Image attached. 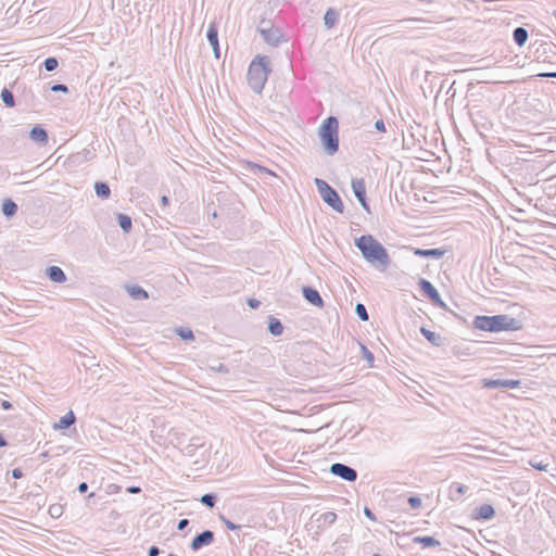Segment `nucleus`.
I'll list each match as a JSON object with an SVG mask.
<instances>
[{
    "mask_svg": "<svg viewBox=\"0 0 556 556\" xmlns=\"http://www.w3.org/2000/svg\"><path fill=\"white\" fill-rule=\"evenodd\" d=\"M76 421V416L73 410H70L67 414L62 416L58 424L54 425L55 429H67Z\"/></svg>",
    "mask_w": 556,
    "mask_h": 556,
    "instance_id": "nucleus-24",
    "label": "nucleus"
},
{
    "mask_svg": "<svg viewBox=\"0 0 556 556\" xmlns=\"http://www.w3.org/2000/svg\"><path fill=\"white\" fill-rule=\"evenodd\" d=\"M495 516V509L490 504H482L475 509V518L480 520H491Z\"/></svg>",
    "mask_w": 556,
    "mask_h": 556,
    "instance_id": "nucleus-15",
    "label": "nucleus"
},
{
    "mask_svg": "<svg viewBox=\"0 0 556 556\" xmlns=\"http://www.w3.org/2000/svg\"><path fill=\"white\" fill-rule=\"evenodd\" d=\"M167 556H176V555H175V554H169V555H167Z\"/></svg>",
    "mask_w": 556,
    "mask_h": 556,
    "instance_id": "nucleus-59",
    "label": "nucleus"
},
{
    "mask_svg": "<svg viewBox=\"0 0 556 556\" xmlns=\"http://www.w3.org/2000/svg\"><path fill=\"white\" fill-rule=\"evenodd\" d=\"M46 275L51 281L56 282V283H63L67 279L64 270L61 267L55 266V265L49 266L46 269Z\"/></svg>",
    "mask_w": 556,
    "mask_h": 556,
    "instance_id": "nucleus-14",
    "label": "nucleus"
},
{
    "mask_svg": "<svg viewBox=\"0 0 556 556\" xmlns=\"http://www.w3.org/2000/svg\"><path fill=\"white\" fill-rule=\"evenodd\" d=\"M413 253L415 256H419V257L440 260L445 255L446 250L440 249V248H434V249L414 248Z\"/></svg>",
    "mask_w": 556,
    "mask_h": 556,
    "instance_id": "nucleus-13",
    "label": "nucleus"
},
{
    "mask_svg": "<svg viewBox=\"0 0 556 556\" xmlns=\"http://www.w3.org/2000/svg\"><path fill=\"white\" fill-rule=\"evenodd\" d=\"M302 294H303V298L312 305L316 306V307H324V300L320 295V293L318 292V290H316L315 288L313 287H308V286H305L302 288Z\"/></svg>",
    "mask_w": 556,
    "mask_h": 556,
    "instance_id": "nucleus-12",
    "label": "nucleus"
},
{
    "mask_svg": "<svg viewBox=\"0 0 556 556\" xmlns=\"http://www.w3.org/2000/svg\"><path fill=\"white\" fill-rule=\"evenodd\" d=\"M362 352L364 358L371 364L375 359L374 354L365 345H362Z\"/></svg>",
    "mask_w": 556,
    "mask_h": 556,
    "instance_id": "nucleus-40",
    "label": "nucleus"
},
{
    "mask_svg": "<svg viewBox=\"0 0 556 556\" xmlns=\"http://www.w3.org/2000/svg\"><path fill=\"white\" fill-rule=\"evenodd\" d=\"M93 496H94V493L92 492V493H90V494L88 495V498H91V497H93Z\"/></svg>",
    "mask_w": 556,
    "mask_h": 556,
    "instance_id": "nucleus-57",
    "label": "nucleus"
},
{
    "mask_svg": "<svg viewBox=\"0 0 556 556\" xmlns=\"http://www.w3.org/2000/svg\"><path fill=\"white\" fill-rule=\"evenodd\" d=\"M188 525H189V520L188 519H180L178 521V523H177V529L179 531H182V530H185L188 527Z\"/></svg>",
    "mask_w": 556,
    "mask_h": 556,
    "instance_id": "nucleus-45",
    "label": "nucleus"
},
{
    "mask_svg": "<svg viewBox=\"0 0 556 556\" xmlns=\"http://www.w3.org/2000/svg\"><path fill=\"white\" fill-rule=\"evenodd\" d=\"M329 472L342 480L354 482L357 479V471L342 463H334L330 466Z\"/></svg>",
    "mask_w": 556,
    "mask_h": 556,
    "instance_id": "nucleus-7",
    "label": "nucleus"
},
{
    "mask_svg": "<svg viewBox=\"0 0 556 556\" xmlns=\"http://www.w3.org/2000/svg\"><path fill=\"white\" fill-rule=\"evenodd\" d=\"M12 478L21 479L23 477V471L20 468H14L11 471Z\"/></svg>",
    "mask_w": 556,
    "mask_h": 556,
    "instance_id": "nucleus-48",
    "label": "nucleus"
},
{
    "mask_svg": "<svg viewBox=\"0 0 556 556\" xmlns=\"http://www.w3.org/2000/svg\"><path fill=\"white\" fill-rule=\"evenodd\" d=\"M198 441H199L198 438H193L191 440V443L188 446H186V448H185L186 455H189V456L193 455V452H194L195 447L201 445Z\"/></svg>",
    "mask_w": 556,
    "mask_h": 556,
    "instance_id": "nucleus-36",
    "label": "nucleus"
},
{
    "mask_svg": "<svg viewBox=\"0 0 556 556\" xmlns=\"http://www.w3.org/2000/svg\"><path fill=\"white\" fill-rule=\"evenodd\" d=\"M358 202L359 204L362 205V207L367 211L368 213H370V208H369V204L367 202V197L365 195L363 199H358Z\"/></svg>",
    "mask_w": 556,
    "mask_h": 556,
    "instance_id": "nucleus-47",
    "label": "nucleus"
},
{
    "mask_svg": "<svg viewBox=\"0 0 556 556\" xmlns=\"http://www.w3.org/2000/svg\"><path fill=\"white\" fill-rule=\"evenodd\" d=\"M161 553L160 548L155 545H152L148 551V556H159Z\"/></svg>",
    "mask_w": 556,
    "mask_h": 556,
    "instance_id": "nucleus-46",
    "label": "nucleus"
},
{
    "mask_svg": "<svg viewBox=\"0 0 556 556\" xmlns=\"http://www.w3.org/2000/svg\"><path fill=\"white\" fill-rule=\"evenodd\" d=\"M364 514L365 516L370 519L371 521H377V517L376 515L374 514V511L369 508V507H365L364 508Z\"/></svg>",
    "mask_w": 556,
    "mask_h": 556,
    "instance_id": "nucleus-43",
    "label": "nucleus"
},
{
    "mask_svg": "<svg viewBox=\"0 0 556 556\" xmlns=\"http://www.w3.org/2000/svg\"><path fill=\"white\" fill-rule=\"evenodd\" d=\"M364 260L380 271H386L391 258L387 249L371 235H363L354 240Z\"/></svg>",
    "mask_w": 556,
    "mask_h": 556,
    "instance_id": "nucleus-1",
    "label": "nucleus"
},
{
    "mask_svg": "<svg viewBox=\"0 0 556 556\" xmlns=\"http://www.w3.org/2000/svg\"><path fill=\"white\" fill-rule=\"evenodd\" d=\"M520 384L518 380L513 379H484L483 387L488 389H515Z\"/></svg>",
    "mask_w": 556,
    "mask_h": 556,
    "instance_id": "nucleus-11",
    "label": "nucleus"
},
{
    "mask_svg": "<svg viewBox=\"0 0 556 556\" xmlns=\"http://www.w3.org/2000/svg\"><path fill=\"white\" fill-rule=\"evenodd\" d=\"M215 540V533L211 530H204L198 533L190 542V548L194 552L201 549L204 546L211 545Z\"/></svg>",
    "mask_w": 556,
    "mask_h": 556,
    "instance_id": "nucleus-9",
    "label": "nucleus"
},
{
    "mask_svg": "<svg viewBox=\"0 0 556 556\" xmlns=\"http://www.w3.org/2000/svg\"><path fill=\"white\" fill-rule=\"evenodd\" d=\"M126 291L130 295L131 299L141 301V300H148L149 293L146 291L142 287L138 285L132 286H126Z\"/></svg>",
    "mask_w": 556,
    "mask_h": 556,
    "instance_id": "nucleus-17",
    "label": "nucleus"
},
{
    "mask_svg": "<svg viewBox=\"0 0 556 556\" xmlns=\"http://www.w3.org/2000/svg\"><path fill=\"white\" fill-rule=\"evenodd\" d=\"M318 136L325 152L333 155L339 150V122L336 116H328L318 128Z\"/></svg>",
    "mask_w": 556,
    "mask_h": 556,
    "instance_id": "nucleus-4",
    "label": "nucleus"
},
{
    "mask_svg": "<svg viewBox=\"0 0 556 556\" xmlns=\"http://www.w3.org/2000/svg\"><path fill=\"white\" fill-rule=\"evenodd\" d=\"M260 301L256 300V299H249L248 300V305L251 307V308H257L260 306Z\"/></svg>",
    "mask_w": 556,
    "mask_h": 556,
    "instance_id": "nucleus-52",
    "label": "nucleus"
},
{
    "mask_svg": "<svg viewBox=\"0 0 556 556\" xmlns=\"http://www.w3.org/2000/svg\"><path fill=\"white\" fill-rule=\"evenodd\" d=\"M51 91L53 92H63V93H67L68 92V87L64 84H54L51 86Z\"/></svg>",
    "mask_w": 556,
    "mask_h": 556,
    "instance_id": "nucleus-39",
    "label": "nucleus"
},
{
    "mask_svg": "<svg viewBox=\"0 0 556 556\" xmlns=\"http://www.w3.org/2000/svg\"><path fill=\"white\" fill-rule=\"evenodd\" d=\"M536 76L542 78H556V72L540 73Z\"/></svg>",
    "mask_w": 556,
    "mask_h": 556,
    "instance_id": "nucleus-51",
    "label": "nucleus"
},
{
    "mask_svg": "<svg viewBox=\"0 0 556 556\" xmlns=\"http://www.w3.org/2000/svg\"><path fill=\"white\" fill-rule=\"evenodd\" d=\"M407 503L413 509H419L421 507V498L419 496H409Z\"/></svg>",
    "mask_w": 556,
    "mask_h": 556,
    "instance_id": "nucleus-38",
    "label": "nucleus"
},
{
    "mask_svg": "<svg viewBox=\"0 0 556 556\" xmlns=\"http://www.w3.org/2000/svg\"><path fill=\"white\" fill-rule=\"evenodd\" d=\"M413 543L420 544L422 547H438L441 545V542L433 536L425 535V536H414Z\"/></svg>",
    "mask_w": 556,
    "mask_h": 556,
    "instance_id": "nucleus-23",
    "label": "nucleus"
},
{
    "mask_svg": "<svg viewBox=\"0 0 556 556\" xmlns=\"http://www.w3.org/2000/svg\"><path fill=\"white\" fill-rule=\"evenodd\" d=\"M8 445V441L5 440L4 435L0 433V447H4Z\"/></svg>",
    "mask_w": 556,
    "mask_h": 556,
    "instance_id": "nucleus-55",
    "label": "nucleus"
},
{
    "mask_svg": "<svg viewBox=\"0 0 556 556\" xmlns=\"http://www.w3.org/2000/svg\"><path fill=\"white\" fill-rule=\"evenodd\" d=\"M473 327L489 332L517 331L522 328V323L506 314L493 316L479 315L473 319Z\"/></svg>",
    "mask_w": 556,
    "mask_h": 556,
    "instance_id": "nucleus-2",
    "label": "nucleus"
},
{
    "mask_svg": "<svg viewBox=\"0 0 556 556\" xmlns=\"http://www.w3.org/2000/svg\"><path fill=\"white\" fill-rule=\"evenodd\" d=\"M17 204L12 199H5L2 202L1 211L7 218L13 217L17 213Z\"/></svg>",
    "mask_w": 556,
    "mask_h": 556,
    "instance_id": "nucleus-22",
    "label": "nucleus"
},
{
    "mask_svg": "<svg viewBox=\"0 0 556 556\" xmlns=\"http://www.w3.org/2000/svg\"><path fill=\"white\" fill-rule=\"evenodd\" d=\"M421 334L434 346H442L444 344V338L427 329L426 327L420 328Z\"/></svg>",
    "mask_w": 556,
    "mask_h": 556,
    "instance_id": "nucleus-18",
    "label": "nucleus"
},
{
    "mask_svg": "<svg viewBox=\"0 0 556 556\" xmlns=\"http://www.w3.org/2000/svg\"><path fill=\"white\" fill-rule=\"evenodd\" d=\"M271 72L269 59L266 55H256L249 65L247 80L255 93H261Z\"/></svg>",
    "mask_w": 556,
    "mask_h": 556,
    "instance_id": "nucleus-3",
    "label": "nucleus"
},
{
    "mask_svg": "<svg viewBox=\"0 0 556 556\" xmlns=\"http://www.w3.org/2000/svg\"><path fill=\"white\" fill-rule=\"evenodd\" d=\"M351 185L353 193L357 200L363 199L366 195V186L363 178H353Z\"/></svg>",
    "mask_w": 556,
    "mask_h": 556,
    "instance_id": "nucleus-19",
    "label": "nucleus"
},
{
    "mask_svg": "<svg viewBox=\"0 0 556 556\" xmlns=\"http://www.w3.org/2000/svg\"><path fill=\"white\" fill-rule=\"evenodd\" d=\"M263 27H274L270 23V21L265 20V24H263Z\"/></svg>",
    "mask_w": 556,
    "mask_h": 556,
    "instance_id": "nucleus-56",
    "label": "nucleus"
},
{
    "mask_svg": "<svg viewBox=\"0 0 556 556\" xmlns=\"http://www.w3.org/2000/svg\"><path fill=\"white\" fill-rule=\"evenodd\" d=\"M529 34L525 27H516L513 31V38L517 46L522 47L528 40Z\"/></svg>",
    "mask_w": 556,
    "mask_h": 556,
    "instance_id": "nucleus-25",
    "label": "nucleus"
},
{
    "mask_svg": "<svg viewBox=\"0 0 556 556\" xmlns=\"http://www.w3.org/2000/svg\"><path fill=\"white\" fill-rule=\"evenodd\" d=\"M48 511L52 518H59L63 514V506L60 504H52Z\"/></svg>",
    "mask_w": 556,
    "mask_h": 556,
    "instance_id": "nucleus-35",
    "label": "nucleus"
},
{
    "mask_svg": "<svg viewBox=\"0 0 556 556\" xmlns=\"http://www.w3.org/2000/svg\"><path fill=\"white\" fill-rule=\"evenodd\" d=\"M529 464H530L533 468H535V469H538V470H544V471H545V470H547V467H548V464H543L542 462H536V460H534V459H531V460L529 462Z\"/></svg>",
    "mask_w": 556,
    "mask_h": 556,
    "instance_id": "nucleus-41",
    "label": "nucleus"
},
{
    "mask_svg": "<svg viewBox=\"0 0 556 556\" xmlns=\"http://www.w3.org/2000/svg\"><path fill=\"white\" fill-rule=\"evenodd\" d=\"M206 38L213 49L214 56L216 59L220 58V49H219V41H218V28L217 24L215 22H211L208 24L207 30H206Z\"/></svg>",
    "mask_w": 556,
    "mask_h": 556,
    "instance_id": "nucleus-10",
    "label": "nucleus"
},
{
    "mask_svg": "<svg viewBox=\"0 0 556 556\" xmlns=\"http://www.w3.org/2000/svg\"><path fill=\"white\" fill-rule=\"evenodd\" d=\"M283 325L282 323L280 321V319L274 317V316H269L268 318V331L271 336L274 337H278V336H281L282 332H283Z\"/></svg>",
    "mask_w": 556,
    "mask_h": 556,
    "instance_id": "nucleus-21",
    "label": "nucleus"
},
{
    "mask_svg": "<svg viewBox=\"0 0 556 556\" xmlns=\"http://www.w3.org/2000/svg\"><path fill=\"white\" fill-rule=\"evenodd\" d=\"M212 369L219 371V372H224V374H227L229 371L227 366L222 363H219L218 366H216V367H212Z\"/></svg>",
    "mask_w": 556,
    "mask_h": 556,
    "instance_id": "nucleus-49",
    "label": "nucleus"
},
{
    "mask_svg": "<svg viewBox=\"0 0 556 556\" xmlns=\"http://www.w3.org/2000/svg\"><path fill=\"white\" fill-rule=\"evenodd\" d=\"M94 192H96L97 197L102 200H106L111 195L110 186L104 181H97L94 184Z\"/></svg>",
    "mask_w": 556,
    "mask_h": 556,
    "instance_id": "nucleus-26",
    "label": "nucleus"
},
{
    "mask_svg": "<svg viewBox=\"0 0 556 556\" xmlns=\"http://www.w3.org/2000/svg\"><path fill=\"white\" fill-rule=\"evenodd\" d=\"M116 219L118 223V226L122 228V230L126 233H128L132 228V222L130 216L124 213H117Z\"/></svg>",
    "mask_w": 556,
    "mask_h": 556,
    "instance_id": "nucleus-27",
    "label": "nucleus"
},
{
    "mask_svg": "<svg viewBox=\"0 0 556 556\" xmlns=\"http://www.w3.org/2000/svg\"><path fill=\"white\" fill-rule=\"evenodd\" d=\"M314 182L324 202L336 212L343 213L344 205L337 190L324 179L315 178Z\"/></svg>",
    "mask_w": 556,
    "mask_h": 556,
    "instance_id": "nucleus-5",
    "label": "nucleus"
},
{
    "mask_svg": "<svg viewBox=\"0 0 556 556\" xmlns=\"http://www.w3.org/2000/svg\"><path fill=\"white\" fill-rule=\"evenodd\" d=\"M375 129L379 132H386V125L383 119L380 118L375 123Z\"/></svg>",
    "mask_w": 556,
    "mask_h": 556,
    "instance_id": "nucleus-42",
    "label": "nucleus"
},
{
    "mask_svg": "<svg viewBox=\"0 0 556 556\" xmlns=\"http://www.w3.org/2000/svg\"><path fill=\"white\" fill-rule=\"evenodd\" d=\"M355 313L357 315V317L363 320V321H367L369 319V315L367 313V309L365 307L364 304L362 303H357L356 306H355Z\"/></svg>",
    "mask_w": 556,
    "mask_h": 556,
    "instance_id": "nucleus-34",
    "label": "nucleus"
},
{
    "mask_svg": "<svg viewBox=\"0 0 556 556\" xmlns=\"http://www.w3.org/2000/svg\"><path fill=\"white\" fill-rule=\"evenodd\" d=\"M176 333L184 341H191L194 339V334H193L192 330L189 328L179 327L176 329Z\"/></svg>",
    "mask_w": 556,
    "mask_h": 556,
    "instance_id": "nucleus-32",
    "label": "nucleus"
},
{
    "mask_svg": "<svg viewBox=\"0 0 556 556\" xmlns=\"http://www.w3.org/2000/svg\"><path fill=\"white\" fill-rule=\"evenodd\" d=\"M160 202L162 208H165L169 205V198L167 195H162Z\"/></svg>",
    "mask_w": 556,
    "mask_h": 556,
    "instance_id": "nucleus-54",
    "label": "nucleus"
},
{
    "mask_svg": "<svg viewBox=\"0 0 556 556\" xmlns=\"http://www.w3.org/2000/svg\"><path fill=\"white\" fill-rule=\"evenodd\" d=\"M42 66L47 72H53L58 68L59 61L54 56H49L43 61Z\"/></svg>",
    "mask_w": 556,
    "mask_h": 556,
    "instance_id": "nucleus-33",
    "label": "nucleus"
},
{
    "mask_svg": "<svg viewBox=\"0 0 556 556\" xmlns=\"http://www.w3.org/2000/svg\"><path fill=\"white\" fill-rule=\"evenodd\" d=\"M337 517H338V516H337V514H336V513H333V511H326V513L321 514V515L318 517L317 521H318V522H321V523H323V526H326V525H329V526H330V525H332V523H334V522H336Z\"/></svg>",
    "mask_w": 556,
    "mask_h": 556,
    "instance_id": "nucleus-30",
    "label": "nucleus"
},
{
    "mask_svg": "<svg viewBox=\"0 0 556 556\" xmlns=\"http://www.w3.org/2000/svg\"><path fill=\"white\" fill-rule=\"evenodd\" d=\"M126 491L130 494H138L141 492L140 486L131 485L126 489Z\"/></svg>",
    "mask_w": 556,
    "mask_h": 556,
    "instance_id": "nucleus-53",
    "label": "nucleus"
},
{
    "mask_svg": "<svg viewBox=\"0 0 556 556\" xmlns=\"http://www.w3.org/2000/svg\"><path fill=\"white\" fill-rule=\"evenodd\" d=\"M468 490V486L458 482L452 483L450 486L451 498L459 500Z\"/></svg>",
    "mask_w": 556,
    "mask_h": 556,
    "instance_id": "nucleus-28",
    "label": "nucleus"
},
{
    "mask_svg": "<svg viewBox=\"0 0 556 556\" xmlns=\"http://www.w3.org/2000/svg\"><path fill=\"white\" fill-rule=\"evenodd\" d=\"M29 137L35 142L41 144H46L49 140L47 130L39 125H36L30 129Z\"/></svg>",
    "mask_w": 556,
    "mask_h": 556,
    "instance_id": "nucleus-16",
    "label": "nucleus"
},
{
    "mask_svg": "<svg viewBox=\"0 0 556 556\" xmlns=\"http://www.w3.org/2000/svg\"><path fill=\"white\" fill-rule=\"evenodd\" d=\"M263 24H265V20L257 25V31L268 45L277 47L281 42V31L276 27H263Z\"/></svg>",
    "mask_w": 556,
    "mask_h": 556,
    "instance_id": "nucleus-8",
    "label": "nucleus"
},
{
    "mask_svg": "<svg viewBox=\"0 0 556 556\" xmlns=\"http://www.w3.org/2000/svg\"><path fill=\"white\" fill-rule=\"evenodd\" d=\"M372 556H381L380 554H374Z\"/></svg>",
    "mask_w": 556,
    "mask_h": 556,
    "instance_id": "nucleus-58",
    "label": "nucleus"
},
{
    "mask_svg": "<svg viewBox=\"0 0 556 556\" xmlns=\"http://www.w3.org/2000/svg\"><path fill=\"white\" fill-rule=\"evenodd\" d=\"M0 98L5 106L8 108H14L15 106V99L13 92L8 89L3 88L0 94Z\"/></svg>",
    "mask_w": 556,
    "mask_h": 556,
    "instance_id": "nucleus-29",
    "label": "nucleus"
},
{
    "mask_svg": "<svg viewBox=\"0 0 556 556\" xmlns=\"http://www.w3.org/2000/svg\"><path fill=\"white\" fill-rule=\"evenodd\" d=\"M418 286L425 296H427L434 305L446 308V303L441 299L439 291L434 288V286L427 279L420 278Z\"/></svg>",
    "mask_w": 556,
    "mask_h": 556,
    "instance_id": "nucleus-6",
    "label": "nucleus"
},
{
    "mask_svg": "<svg viewBox=\"0 0 556 556\" xmlns=\"http://www.w3.org/2000/svg\"><path fill=\"white\" fill-rule=\"evenodd\" d=\"M220 520L224 522L225 527L228 529V530H231V531H235V530H239L242 528V526L240 525H237L235 522H232L231 520L227 519L226 517H224L223 515L220 516Z\"/></svg>",
    "mask_w": 556,
    "mask_h": 556,
    "instance_id": "nucleus-37",
    "label": "nucleus"
},
{
    "mask_svg": "<svg viewBox=\"0 0 556 556\" xmlns=\"http://www.w3.org/2000/svg\"><path fill=\"white\" fill-rule=\"evenodd\" d=\"M338 20L339 12L333 8H329L324 15V25L327 29H331L338 23Z\"/></svg>",
    "mask_w": 556,
    "mask_h": 556,
    "instance_id": "nucleus-20",
    "label": "nucleus"
},
{
    "mask_svg": "<svg viewBox=\"0 0 556 556\" xmlns=\"http://www.w3.org/2000/svg\"><path fill=\"white\" fill-rule=\"evenodd\" d=\"M0 408L3 410H10L13 408V404L7 400H0Z\"/></svg>",
    "mask_w": 556,
    "mask_h": 556,
    "instance_id": "nucleus-44",
    "label": "nucleus"
},
{
    "mask_svg": "<svg viewBox=\"0 0 556 556\" xmlns=\"http://www.w3.org/2000/svg\"><path fill=\"white\" fill-rule=\"evenodd\" d=\"M200 502L208 507L213 508L216 505L217 502V495L215 493H205L201 496Z\"/></svg>",
    "mask_w": 556,
    "mask_h": 556,
    "instance_id": "nucleus-31",
    "label": "nucleus"
},
{
    "mask_svg": "<svg viewBox=\"0 0 556 556\" xmlns=\"http://www.w3.org/2000/svg\"><path fill=\"white\" fill-rule=\"evenodd\" d=\"M88 483L87 482H80L78 484L77 491L81 494L86 493L88 491Z\"/></svg>",
    "mask_w": 556,
    "mask_h": 556,
    "instance_id": "nucleus-50",
    "label": "nucleus"
}]
</instances>
